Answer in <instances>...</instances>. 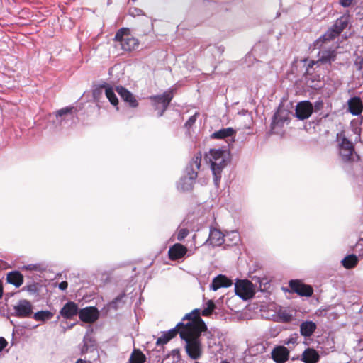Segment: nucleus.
<instances>
[{"label":"nucleus","instance_id":"f257e3e1","mask_svg":"<svg viewBox=\"0 0 363 363\" xmlns=\"http://www.w3.org/2000/svg\"><path fill=\"white\" fill-rule=\"evenodd\" d=\"M182 320L183 323H178L180 337L186 342L185 349L189 357L197 359L202 354L199 337L206 326L196 309L186 314Z\"/></svg>","mask_w":363,"mask_h":363},{"label":"nucleus","instance_id":"f03ea898","mask_svg":"<svg viewBox=\"0 0 363 363\" xmlns=\"http://www.w3.org/2000/svg\"><path fill=\"white\" fill-rule=\"evenodd\" d=\"M206 157L211 164V170L214 176V181L217 184L220 177V172L229 161V152L221 149H212L206 154Z\"/></svg>","mask_w":363,"mask_h":363},{"label":"nucleus","instance_id":"7ed1b4c3","mask_svg":"<svg viewBox=\"0 0 363 363\" xmlns=\"http://www.w3.org/2000/svg\"><path fill=\"white\" fill-rule=\"evenodd\" d=\"M201 161V154L197 153L187 167V175L182 178L178 184V188L183 191H188L192 188L194 181L197 177V170L199 169Z\"/></svg>","mask_w":363,"mask_h":363},{"label":"nucleus","instance_id":"20e7f679","mask_svg":"<svg viewBox=\"0 0 363 363\" xmlns=\"http://www.w3.org/2000/svg\"><path fill=\"white\" fill-rule=\"evenodd\" d=\"M115 40L119 43L121 48L125 51H131L138 47V40L130 34V31L127 28H121L119 30L116 36Z\"/></svg>","mask_w":363,"mask_h":363},{"label":"nucleus","instance_id":"39448f33","mask_svg":"<svg viewBox=\"0 0 363 363\" xmlns=\"http://www.w3.org/2000/svg\"><path fill=\"white\" fill-rule=\"evenodd\" d=\"M235 291L242 299L248 300L254 296L255 288L248 280H238L235 284Z\"/></svg>","mask_w":363,"mask_h":363},{"label":"nucleus","instance_id":"423d86ee","mask_svg":"<svg viewBox=\"0 0 363 363\" xmlns=\"http://www.w3.org/2000/svg\"><path fill=\"white\" fill-rule=\"evenodd\" d=\"M33 306L32 303L26 300H20L13 307V314L21 318H28L33 313Z\"/></svg>","mask_w":363,"mask_h":363},{"label":"nucleus","instance_id":"0eeeda50","mask_svg":"<svg viewBox=\"0 0 363 363\" xmlns=\"http://www.w3.org/2000/svg\"><path fill=\"white\" fill-rule=\"evenodd\" d=\"M173 97L172 91L164 92L162 95L155 96L151 99L154 101V105L156 109L162 108V111L158 113L160 116L163 114L164 110L167 108L170 101Z\"/></svg>","mask_w":363,"mask_h":363},{"label":"nucleus","instance_id":"6e6552de","mask_svg":"<svg viewBox=\"0 0 363 363\" xmlns=\"http://www.w3.org/2000/svg\"><path fill=\"white\" fill-rule=\"evenodd\" d=\"M347 26V20L346 17H341L337 19L333 26L328 32L323 35L325 40L333 39L335 36L338 35Z\"/></svg>","mask_w":363,"mask_h":363},{"label":"nucleus","instance_id":"1a4fd4ad","mask_svg":"<svg viewBox=\"0 0 363 363\" xmlns=\"http://www.w3.org/2000/svg\"><path fill=\"white\" fill-rule=\"evenodd\" d=\"M99 311L94 307H86L79 311V317L84 323H94L99 318Z\"/></svg>","mask_w":363,"mask_h":363},{"label":"nucleus","instance_id":"9d476101","mask_svg":"<svg viewBox=\"0 0 363 363\" xmlns=\"http://www.w3.org/2000/svg\"><path fill=\"white\" fill-rule=\"evenodd\" d=\"M289 286L293 291L301 296H311L313 294V289L310 286L303 284L299 281H290Z\"/></svg>","mask_w":363,"mask_h":363},{"label":"nucleus","instance_id":"9b49d317","mask_svg":"<svg viewBox=\"0 0 363 363\" xmlns=\"http://www.w3.org/2000/svg\"><path fill=\"white\" fill-rule=\"evenodd\" d=\"M313 112L312 104L308 101L298 103L296 108V115L301 120L308 118Z\"/></svg>","mask_w":363,"mask_h":363},{"label":"nucleus","instance_id":"f8f14e48","mask_svg":"<svg viewBox=\"0 0 363 363\" xmlns=\"http://www.w3.org/2000/svg\"><path fill=\"white\" fill-rule=\"evenodd\" d=\"M319 58L317 61H310L308 64V67H312L314 65L319 62L321 63H331L335 61L336 55L333 50H322L318 54Z\"/></svg>","mask_w":363,"mask_h":363},{"label":"nucleus","instance_id":"ddd939ff","mask_svg":"<svg viewBox=\"0 0 363 363\" xmlns=\"http://www.w3.org/2000/svg\"><path fill=\"white\" fill-rule=\"evenodd\" d=\"M289 357V351L284 346H277L272 352V357L277 363H284Z\"/></svg>","mask_w":363,"mask_h":363},{"label":"nucleus","instance_id":"4468645a","mask_svg":"<svg viewBox=\"0 0 363 363\" xmlns=\"http://www.w3.org/2000/svg\"><path fill=\"white\" fill-rule=\"evenodd\" d=\"M187 252L188 250L185 246L176 243L169 248L168 255L171 260H177L184 257Z\"/></svg>","mask_w":363,"mask_h":363},{"label":"nucleus","instance_id":"2eb2a0df","mask_svg":"<svg viewBox=\"0 0 363 363\" xmlns=\"http://www.w3.org/2000/svg\"><path fill=\"white\" fill-rule=\"evenodd\" d=\"M289 112L284 109L279 108L276 113L274 116L273 121L272 123V130H276L278 127H281L284 123L289 118Z\"/></svg>","mask_w":363,"mask_h":363},{"label":"nucleus","instance_id":"dca6fc26","mask_svg":"<svg viewBox=\"0 0 363 363\" xmlns=\"http://www.w3.org/2000/svg\"><path fill=\"white\" fill-rule=\"evenodd\" d=\"M224 235L220 230L216 228H212L210 230V234L206 243L212 246H220L225 241Z\"/></svg>","mask_w":363,"mask_h":363},{"label":"nucleus","instance_id":"f3484780","mask_svg":"<svg viewBox=\"0 0 363 363\" xmlns=\"http://www.w3.org/2000/svg\"><path fill=\"white\" fill-rule=\"evenodd\" d=\"M232 284L233 282L230 279L224 275L220 274L213 279L210 289L215 291L222 287H229Z\"/></svg>","mask_w":363,"mask_h":363},{"label":"nucleus","instance_id":"a211bd4d","mask_svg":"<svg viewBox=\"0 0 363 363\" xmlns=\"http://www.w3.org/2000/svg\"><path fill=\"white\" fill-rule=\"evenodd\" d=\"M77 305L69 301L60 310V315L66 319H70L78 313Z\"/></svg>","mask_w":363,"mask_h":363},{"label":"nucleus","instance_id":"6ab92c4d","mask_svg":"<svg viewBox=\"0 0 363 363\" xmlns=\"http://www.w3.org/2000/svg\"><path fill=\"white\" fill-rule=\"evenodd\" d=\"M116 91L125 101L129 104L131 107H136L138 105L135 96L126 89L122 86H118L116 88Z\"/></svg>","mask_w":363,"mask_h":363},{"label":"nucleus","instance_id":"aec40b11","mask_svg":"<svg viewBox=\"0 0 363 363\" xmlns=\"http://www.w3.org/2000/svg\"><path fill=\"white\" fill-rule=\"evenodd\" d=\"M319 359L318 352L312 348L306 349L301 355V360L305 363H317Z\"/></svg>","mask_w":363,"mask_h":363},{"label":"nucleus","instance_id":"412c9836","mask_svg":"<svg viewBox=\"0 0 363 363\" xmlns=\"http://www.w3.org/2000/svg\"><path fill=\"white\" fill-rule=\"evenodd\" d=\"M348 108L350 112L355 116L361 114L363 105L362 101L358 97H353L348 101Z\"/></svg>","mask_w":363,"mask_h":363},{"label":"nucleus","instance_id":"4be33fe9","mask_svg":"<svg viewBox=\"0 0 363 363\" xmlns=\"http://www.w3.org/2000/svg\"><path fill=\"white\" fill-rule=\"evenodd\" d=\"M179 328L180 327L177 325L175 328L164 333L161 337L157 340L156 344L157 345H161L167 343L171 339L175 337L178 333H179Z\"/></svg>","mask_w":363,"mask_h":363},{"label":"nucleus","instance_id":"5701e85b","mask_svg":"<svg viewBox=\"0 0 363 363\" xmlns=\"http://www.w3.org/2000/svg\"><path fill=\"white\" fill-rule=\"evenodd\" d=\"M7 281L13 284L16 287H19L23 282V277L18 272H11L7 274Z\"/></svg>","mask_w":363,"mask_h":363},{"label":"nucleus","instance_id":"b1692460","mask_svg":"<svg viewBox=\"0 0 363 363\" xmlns=\"http://www.w3.org/2000/svg\"><path fill=\"white\" fill-rule=\"evenodd\" d=\"M316 328V325L312 321H306L300 326L301 334L303 336H311Z\"/></svg>","mask_w":363,"mask_h":363},{"label":"nucleus","instance_id":"393cba45","mask_svg":"<svg viewBox=\"0 0 363 363\" xmlns=\"http://www.w3.org/2000/svg\"><path fill=\"white\" fill-rule=\"evenodd\" d=\"M339 152L342 160L347 162L353 160L354 147L352 143H347V148L340 149Z\"/></svg>","mask_w":363,"mask_h":363},{"label":"nucleus","instance_id":"a878e982","mask_svg":"<svg viewBox=\"0 0 363 363\" xmlns=\"http://www.w3.org/2000/svg\"><path fill=\"white\" fill-rule=\"evenodd\" d=\"M235 133V131L232 128H227L220 129L212 134V138L217 139H223L227 137L233 136Z\"/></svg>","mask_w":363,"mask_h":363},{"label":"nucleus","instance_id":"bb28decb","mask_svg":"<svg viewBox=\"0 0 363 363\" xmlns=\"http://www.w3.org/2000/svg\"><path fill=\"white\" fill-rule=\"evenodd\" d=\"M54 316V313L50 311H40L33 314V319L36 321L45 322L50 320Z\"/></svg>","mask_w":363,"mask_h":363},{"label":"nucleus","instance_id":"cd10ccee","mask_svg":"<svg viewBox=\"0 0 363 363\" xmlns=\"http://www.w3.org/2000/svg\"><path fill=\"white\" fill-rule=\"evenodd\" d=\"M145 356L139 350H134L130 358V363H144Z\"/></svg>","mask_w":363,"mask_h":363},{"label":"nucleus","instance_id":"c85d7f7f","mask_svg":"<svg viewBox=\"0 0 363 363\" xmlns=\"http://www.w3.org/2000/svg\"><path fill=\"white\" fill-rule=\"evenodd\" d=\"M358 259L357 256L354 255H350L347 257H345L342 261V263L343 266L347 269H350L354 267H355L357 264Z\"/></svg>","mask_w":363,"mask_h":363},{"label":"nucleus","instance_id":"c756f323","mask_svg":"<svg viewBox=\"0 0 363 363\" xmlns=\"http://www.w3.org/2000/svg\"><path fill=\"white\" fill-rule=\"evenodd\" d=\"M337 140L339 145V151L340 150V149H346L347 143H352L347 139L345 132L343 131L340 133H337Z\"/></svg>","mask_w":363,"mask_h":363},{"label":"nucleus","instance_id":"7c9ffc66","mask_svg":"<svg viewBox=\"0 0 363 363\" xmlns=\"http://www.w3.org/2000/svg\"><path fill=\"white\" fill-rule=\"evenodd\" d=\"M277 317L281 322L287 323L292 320L293 315L286 310L281 309L278 312Z\"/></svg>","mask_w":363,"mask_h":363},{"label":"nucleus","instance_id":"2f4dec72","mask_svg":"<svg viewBox=\"0 0 363 363\" xmlns=\"http://www.w3.org/2000/svg\"><path fill=\"white\" fill-rule=\"evenodd\" d=\"M105 94L111 104H113V106H116L118 104V99H117L116 96L115 95V93L112 88L106 87L105 88Z\"/></svg>","mask_w":363,"mask_h":363},{"label":"nucleus","instance_id":"473e14b6","mask_svg":"<svg viewBox=\"0 0 363 363\" xmlns=\"http://www.w3.org/2000/svg\"><path fill=\"white\" fill-rule=\"evenodd\" d=\"M214 308L215 304L211 300H210L207 302V307L202 311L201 313L203 316H208L212 313Z\"/></svg>","mask_w":363,"mask_h":363},{"label":"nucleus","instance_id":"72a5a7b5","mask_svg":"<svg viewBox=\"0 0 363 363\" xmlns=\"http://www.w3.org/2000/svg\"><path fill=\"white\" fill-rule=\"evenodd\" d=\"M225 235L226 237H229L230 240L235 244L240 241V235L238 231L227 232Z\"/></svg>","mask_w":363,"mask_h":363},{"label":"nucleus","instance_id":"f704fd0d","mask_svg":"<svg viewBox=\"0 0 363 363\" xmlns=\"http://www.w3.org/2000/svg\"><path fill=\"white\" fill-rule=\"evenodd\" d=\"M189 234V230L186 228L180 229L177 233V240L179 241L183 240Z\"/></svg>","mask_w":363,"mask_h":363},{"label":"nucleus","instance_id":"c9c22d12","mask_svg":"<svg viewBox=\"0 0 363 363\" xmlns=\"http://www.w3.org/2000/svg\"><path fill=\"white\" fill-rule=\"evenodd\" d=\"M73 108H63L56 112V117H61L63 115L67 114L71 112Z\"/></svg>","mask_w":363,"mask_h":363},{"label":"nucleus","instance_id":"e433bc0d","mask_svg":"<svg viewBox=\"0 0 363 363\" xmlns=\"http://www.w3.org/2000/svg\"><path fill=\"white\" fill-rule=\"evenodd\" d=\"M89 343L91 345H93L91 339L89 337H84V347L82 349V352H87Z\"/></svg>","mask_w":363,"mask_h":363},{"label":"nucleus","instance_id":"4c0bfd02","mask_svg":"<svg viewBox=\"0 0 363 363\" xmlns=\"http://www.w3.org/2000/svg\"><path fill=\"white\" fill-rule=\"evenodd\" d=\"M38 269V267L36 264H28V265H25V266L22 267V269H23V270L35 271Z\"/></svg>","mask_w":363,"mask_h":363},{"label":"nucleus","instance_id":"58836bf2","mask_svg":"<svg viewBox=\"0 0 363 363\" xmlns=\"http://www.w3.org/2000/svg\"><path fill=\"white\" fill-rule=\"evenodd\" d=\"M354 0H340V4L343 6V7H348L350 6L352 2L354 1Z\"/></svg>","mask_w":363,"mask_h":363},{"label":"nucleus","instance_id":"ea45409f","mask_svg":"<svg viewBox=\"0 0 363 363\" xmlns=\"http://www.w3.org/2000/svg\"><path fill=\"white\" fill-rule=\"evenodd\" d=\"M7 345V342L4 337H0V352H1Z\"/></svg>","mask_w":363,"mask_h":363},{"label":"nucleus","instance_id":"a19ab883","mask_svg":"<svg viewBox=\"0 0 363 363\" xmlns=\"http://www.w3.org/2000/svg\"><path fill=\"white\" fill-rule=\"evenodd\" d=\"M296 342H297V337L294 336V337H289L285 343L286 345H290V344H295V343H296Z\"/></svg>","mask_w":363,"mask_h":363},{"label":"nucleus","instance_id":"79ce46f5","mask_svg":"<svg viewBox=\"0 0 363 363\" xmlns=\"http://www.w3.org/2000/svg\"><path fill=\"white\" fill-rule=\"evenodd\" d=\"M195 121H196V115L191 116L189 118V119L188 120V121L186 122V125H191L192 124L194 123Z\"/></svg>","mask_w":363,"mask_h":363},{"label":"nucleus","instance_id":"37998d69","mask_svg":"<svg viewBox=\"0 0 363 363\" xmlns=\"http://www.w3.org/2000/svg\"><path fill=\"white\" fill-rule=\"evenodd\" d=\"M68 284L67 281H62L59 284V289L61 290H65L67 288Z\"/></svg>","mask_w":363,"mask_h":363},{"label":"nucleus","instance_id":"c03bdc74","mask_svg":"<svg viewBox=\"0 0 363 363\" xmlns=\"http://www.w3.org/2000/svg\"><path fill=\"white\" fill-rule=\"evenodd\" d=\"M171 354L174 357H177V359H179V356H180V354H179V350L176 349V350H173L171 352Z\"/></svg>","mask_w":363,"mask_h":363},{"label":"nucleus","instance_id":"a18cd8bd","mask_svg":"<svg viewBox=\"0 0 363 363\" xmlns=\"http://www.w3.org/2000/svg\"><path fill=\"white\" fill-rule=\"evenodd\" d=\"M76 363H91L90 361H86L82 359H79L77 360Z\"/></svg>","mask_w":363,"mask_h":363},{"label":"nucleus","instance_id":"49530a36","mask_svg":"<svg viewBox=\"0 0 363 363\" xmlns=\"http://www.w3.org/2000/svg\"><path fill=\"white\" fill-rule=\"evenodd\" d=\"M2 294H3V288H2L1 282L0 281V298L2 297Z\"/></svg>","mask_w":363,"mask_h":363},{"label":"nucleus","instance_id":"de8ad7c7","mask_svg":"<svg viewBox=\"0 0 363 363\" xmlns=\"http://www.w3.org/2000/svg\"><path fill=\"white\" fill-rule=\"evenodd\" d=\"M355 133H356L357 135H359V130H358V128H356Z\"/></svg>","mask_w":363,"mask_h":363}]
</instances>
